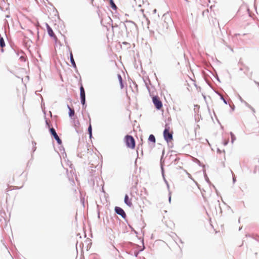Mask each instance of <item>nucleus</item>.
Returning a JSON list of instances; mask_svg holds the SVG:
<instances>
[{
	"mask_svg": "<svg viewBox=\"0 0 259 259\" xmlns=\"http://www.w3.org/2000/svg\"><path fill=\"white\" fill-rule=\"evenodd\" d=\"M204 177H205V181H206V182L207 183L209 184L210 182L209 179L206 174H204Z\"/></svg>",
	"mask_w": 259,
	"mask_h": 259,
	"instance_id": "24",
	"label": "nucleus"
},
{
	"mask_svg": "<svg viewBox=\"0 0 259 259\" xmlns=\"http://www.w3.org/2000/svg\"><path fill=\"white\" fill-rule=\"evenodd\" d=\"M255 83L259 86V82L255 81Z\"/></svg>",
	"mask_w": 259,
	"mask_h": 259,
	"instance_id": "48",
	"label": "nucleus"
},
{
	"mask_svg": "<svg viewBox=\"0 0 259 259\" xmlns=\"http://www.w3.org/2000/svg\"><path fill=\"white\" fill-rule=\"evenodd\" d=\"M109 3L111 9L113 10H116L117 9V6L115 4L113 0H109Z\"/></svg>",
	"mask_w": 259,
	"mask_h": 259,
	"instance_id": "16",
	"label": "nucleus"
},
{
	"mask_svg": "<svg viewBox=\"0 0 259 259\" xmlns=\"http://www.w3.org/2000/svg\"><path fill=\"white\" fill-rule=\"evenodd\" d=\"M6 46L5 42L4 39L3 37H1L0 38V47L1 48V53L4 52V48Z\"/></svg>",
	"mask_w": 259,
	"mask_h": 259,
	"instance_id": "12",
	"label": "nucleus"
},
{
	"mask_svg": "<svg viewBox=\"0 0 259 259\" xmlns=\"http://www.w3.org/2000/svg\"><path fill=\"white\" fill-rule=\"evenodd\" d=\"M79 90H80V99L85 98V91H84V88L82 85H81V86L80 87Z\"/></svg>",
	"mask_w": 259,
	"mask_h": 259,
	"instance_id": "13",
	"label": "nucleus"
},
{
	"mask_svg": "<svg viewBox=\"0 0 259 259\" xmlns=\"http://www.w3.org/2000/svg\"><path fill=\"white\" fill-rule=\"evenodd\" d=\"M83 109H85L86 107H85V106H82Z\"/></svg>",
	"mask_w": 259,
	"mask_h": 259,
	"instance_id": "52",
	"label": "nucleus"
},
{
	"mask_svg": "<svg viewBox=\"0 0 259 259\" xmlns=\"http://www.w3.org/2000/svg\"><path fill=\"white\" fill-rule=\"evenodd\" d=\"M168 200H169V202H170V201H171V196H170V193H169Z\"/></svg>",
	"mask_w": 259,
	"mask_h": 259,
	"instance_id": "37",
	"label": "nucleus"
},
{
	"mask_svg": "<svg viewBox=\"0 0 259 259\" xmlns=\"http://www.w3.org/2000/svg\"><path fill=\"white\" fill-rule=\"evenodd\" d=\"M234 108H235L234 106L233 107V108H232V110H234Z\"/></svg>",
	"mask_w": 259,
	"mask_h": 259,
	"instance_id": "55",
	"label": "nucleus"
},
{
	"mask_svg": "<svg viewBox=\"0 0 259 259\" xmlns=\"http://www.w3.org/2000/svg\"><path fill=\"white\" fill-rule=\"evenodd\" d=\"M67 175L68 176L69 180L70 181H73V178L72 177L71 178H70L69 175L67 174Z\"/></svg>",
	"mask_w": 259,
	"mask_h": 259,
	"instance_id": "32",
	"label": "nucleus"
},
{
	"mask_svg": "<svg viewBox=\"0 0 259 259\" xmlns=\"http://www.w3.org/2000/svg\"><path fill=\"white\" fill-rule=\"evenodd\" d=\"M80 103L82 106H85V107H87V105L85 104V98L80 99Z\"/></svg>",
	"mask_w": 259,
	"mask_h": 259,
	"instance_id": "21",
	"label": "nucleus"
},
{
	"mask_svg": "<svg viewBox=\"0 0 259 259\" xmlns=\"http://www.w3.org/2000/svg\"><path fill=\"white\" fill-rule=\"evenodd\" d=\"M67 108L68 109V116L70 118L74 116L75 111L74 110L71 108L69 105H67Z\"/></svg>",
	"mask_w": 259,
	"mask_h": 259,
	"instance_id": "10",
	"label": "nucleus"
},
{
	"mask_svg": "<svg viewBox=\"0 0 259 259\" xmlns=\"http://www.w3.org/2000/svg\"><path fill=\"white\" fill-rule=\"evenodd\" d=\"M102 191H103V192H104V189H103V187H102Z\"/></svg>",
	"mask_w": 259,
	"mask_h": 259,
	"instance_id": "53",
	"label": "nucleus"
},
{
	"mask_svg": "<svg viewBox=\"0 0 259 259\" xmlns=\"http://www.w3.org/2000/svg\"><path fill=\"white\" fill-rule=\"evenodd\" d=\"M128 226H129L130 228H131V229H132V230H134V229H133V228L132 227V226H130V225H128Z\"/></svg>",
	"mask_w": 259,
	"mask_h": 259,
	"instance_id": "47",
	"label": "nucleus"
},
{
	"mask_svg": "<svg viewBox=\"0 0 259 259\" xmlns=\"http://www.w3.org/2000/svg\"><path fill=\"white\" fill-rule=\"evenodd\" d=\"M230 134L231 138V143H232V144H233L234 143V142L236 140V137H235L234 134L232 132H231L230 133Z\"/></svg>",
	"mask_w": 259,
	"mask_h": 259,
	"instance_id": "19",
	"label": "nucleus"
},
{
	"mask_svg": "<svg viewBox=\"0 0 259 259\" xmlns=\"http://www.w3.org/2000/svg\"><path fill=\"white\" fill-rule=\"evenodd\" d=\"M220 99L221 100H222L223 101V102L224 103V104H225L226 105H227L228 104V102L227 101H226V100L224 98L223 96V95H220Z\"/></svg>",
	"mask_w": 259,
	"mask_h": 259,
	"instance_id": "22",
	"label": "nucleus"
},
{
	"mask_svg": "<svg viewBox=\"0 0 259 259\" xmlns=\"http://www.w3.org/2000/svg\"><path fill=\"white\" fill-rule=\"evenodd\" d=\"M184 1H185V2H187V3L188 2V0H184Z\"/></svg>",
	"mask_w": 259,
	"mask_h": 259,
	"instance_id": "57",
	"label": "nucleus"
},
{
	"mask_svg": "<svg viewBox=\"0 0 259 259\" xmlns=\"http://www.w3.org/2000/svg\"><path fill=\"white\" fill-rule=\"evenodd\" d=\"M6 18H9V17H10V16H9V15H6Z\"/></svg>",
	"mask_w": 259,
	"mask_h": 259,
	"instance_id": "50",
	"label": "nucleus"
},
{
	"mask_svg": "<svg viewBox=\"0 0 259 259\" xmlns=\"http://www.w3.org/2000/svg\"><path fill=\"white\" fill-rule=\"evenodd\" d=\"M161 170H162V176L163 177V179H164V182L166 184H168V182L166 180V179H165L164 178V174H163V167L161 166Z\"/></svg>",
	"mask_w": 259,
	"mask_h": 259,
	"instance_id": "23",
	"label": "nucleus"
},
{
	"mask_svg": "<svg viewBox=\"0 0 259 259\" xmlns=\"http://www.w3.org/2000/svg\"><path fill=\"white\" fill-rule=\"evenodd\" d=\"M142 244H143V249L140 250V251L143 250V249L145 248V246H144V240H143V239L142 240Z\"/></svg>",
	"mask_w": 259,
	"mask_h": 259,
	"instance_id": "33",
	"label": "nucleus"
},
{
	"mask_svg": "<svg viewBox=\"0 0 259 259\" xmlns=\"http://www.w3.org/2000/svg\"><path fill=\"white\" fill-rule=\"evenodd\" d=\"M88 132L89 135V137L90 139L92 138V127L91 124H90L88 128Z\"/></svg>",
	"mask_w": 259,
	"mask_h": 259,
	"instance_id": "17",
	"label": "nucleus"
},
{
	"mask_svg": "<svg viewBox=\"0 0 259 259\" xmlns=\"http://www.w3.org/2000/svg\"><path fill=\"white\" fill-rule=\"evenodd\" d=\"M133 231L134 232V233H135L136 234H138V232H137L136 231H135V230H133Z\"/></svg>",
	"mask_w": 259,
	"mask_h": 259,
	"instance_id": "45",
	"label": "nucleus"
},
{
	"mask_svg": "<svg viewBox=\"0 0 259 259\" xmlns=\"http://www.w3.org/2000/svg\"><path fill=\"white\" fill-rule=\"evenodd\" d=\"M244 104H245V105L248 108H249V109L250 108H251V106H250L248 103H247L246 101H245V102L244 103Z\"/></svg>",
	"mask_w": 259,
	"mask_h": 259,
	"instance_id": "27",
	"label": "nucleus"
},
{
	"mask_svg": "<svg viewBox=\"0 0 259 259\" xmlns=\"http://www.w3.org/2000/svg\"><path fill=\"white\" fill-rule=\"evenodd\" d=\"M10 53L12 56H16L18 57L19 56V53L13 48H11Z\"/></svg>",
	"mask_w": 259,
	"mask_h": 259,
	"instance_id": "14",
	"label": "nucleus"
},
{
	"mask_svg": "<svg viewBox=\"0 0 259 259\" xmlns=\"http://www.w3.org/2000/svg\"><path fill=\"white\" fill-rule=\"evenodd\" d=\"M148 140L149 142H151L153 144H155L156 142L155 137L153 134H151L149 135Z\"/></svg>",
	"mask_w": 259,
	"mask_h": 259,
	"instance_id": "15",
	"label": "nucleus"
},
{
	"mask_svg": "<svg viewBox=\"0 0 259 259\" xmlns=\"http://www.w3.org/2000/svg\"><path fill=\"white\" fill-rule=\"evenodd\" d=\"M139 149H140V145H138L137 151H138V150H139Z\"/></svg>",
	"mask_w": 259,
	"mask_h": 259,
	"instance_id": "49",
	"label": "nucleus"
},
{
	"mask_svg": "<svg viewBox=\"0 0 259 259\" xmlns=\"http://www.w3.org/2000/svg\"><path fill=\"white\" fill-rule=\"evenodd\" d=\"M69 58L72 67L74 68V69H77L76 65L74 60L72 53L71 52H70Z\"/></svg>",
	"mask_w": 259,
	"mask_h": 259,
	"instance_id": "8",
	"label": "nucleus"
},
{
	"mask_svg": "<svg viewBox=\"0 0 259 259\" xmlns=\"http://www.w3.org/2000/svg\"><path fill=\"white\" fill-rule=\"evenodd\" d=\"M216 78H217V80H218V81L220 82V79H219V77H218V76H217V77H216Z\"/></svg>",
	"mask_w": 259,
	"mask_h": 259,
	"instance_id": "42",
	"label": "nucleus"
},
{
	"mask_svg": "<svg viewBox=\"0 0 259 259\" xmlns=\"http://www.w3.org/2000/svg\"><path fill=\"white\" fill-rule=\"evenodd\" d=\"M162 19L163 21L162 27L161 28L159 27L158 29H157L158 32H163L168 29L174 27V21L168 13L163 14Z\"/></svg>",
	"mask_w": 259,
	"mask_h": 259,
	"instance_id": "1",
	"label": "nucleus"
},
{
	"mask_svg": "<svg viewBox=\"0 0 259 259\" xmlns=\"http://www.w3.org/2000/svg\"><path fill=\"white\" fill-rule=\"evenodd\" d=\"M46 124L50 128V124H49V122L47 121V120H46Z\"/></svg>",
	"mask_w": 259,
	"mask_h": 259,
	"instance_id": "35",
	"label": "nucleus"
},
{
	"mask_svg": "<svg viewBox=\"0 0 259 259\" xmlns=\"http://www.w3.org/2000/svg\"><path fill=\"white\" fill-rule=\"evenodd\" d=\"M242 229V227H240L239 230L240 231Z\"/></svg>",
	"mask_w": 259,
	"mask_h": 259,
	"instance_id": "54",
	"label": "nucleus"
},
{
	"mask_svg": "<svg viewBox=\"0 0 259 259\" xmlns=\"http://www.w3.org/2000/svg\"><path fill=\"white\" fill-rule=\"evenodd\" d=\"M114 211L117 214L120 215L124 220H125L126 215L124 210L122 208L119 206H115Z\"/></svg>",
	"mask_w": 259,
	"mask_h": 259,
	"instance_id": "6",
	"label": "nucleus"
},
{
	"mask_svg": "<svg viewBox=\"0 0 259 259\" xmlns=\"http://www.w3.org/2000/svg\"><path fill=\"white\" fill-rule=\"evenodd\" d=\"M117 77H118V79L119 82L123 81L122 77L120 74H118Z\"/></svg>",
	"mask_w": 259,
	"mask_h": 259,
	"instance_id": "25",
	"label": "nucleus"
},
{
	"mask_svg": "<svg viewBox=\"0 0 259 259\" xmlns=\"http://www.w3.org/2000/svg\"><path fill=\"white\" fill-rule=\"evenodd\" d=\"M215 93L218 94L220 97V95H222L219 92H217V91H214Z\"/></svg>",
	"mask_w": 259,
	"mask_h": 259,
	"instance_id": "39",
	"label": "nucleus"
},
{
	"mask_svg": "<svg viewBox=\"0 0 259 259\" xmlns=\"http://www.w3.org/2000/svg\"><path fill=\"white\" fill-rule=\"evenodd\" d=\"M141 152H142V154H143V151H142V149H141Z\"/></svg>",
	"mask_w": 259,
	"mask_h": 259,
	"instance_id": "58",
	"label": "nucleus"
},
{
	"mask_svg": "<svg viewBox=\"0 0 259 259\" xmlns=\"http://www.w3.org/2000/svg\"><path fill=\"white\" fill-rule=\"evenodd\" d=\"M149 31H150V32L151 34L154 33V31H153L152 30H150V29H149Z\"/></svg>",
	"mask_w": 259,
	"mask_h": 259,
	"instance_id": "40",
	"label": "nucleus"
},
{
	"mask_svg": "<svg viewBox=\"0 0 259 259\" xmlns=\"http://www.w3.org/2000/svg\"><path fill=\"white\" fill-rule=\"evenodd\" d=\"M144 82H145V85H146V87L147 89L149 91H150V89H149V86L148 85V83H147V82L145 79H144Z\"/></svg>",
	"mask_w": 259,
	"mask_h": 259,
	"instance_id": "26",
	"label": "nucleus"
},
{
	"mask_svg": "<svg viewBox=\"0 0 259 259\" xmlns=\"http://www.w3.org/2000/svg\"><path fill=\"white\" fill-rule=\"evenodd\" d=\"M124 202L127 206L129 207H131L132 206V203L130 200L127 194H126L124 196Z\"/></svg>",
	"mask_w": 259,
	"mask_h": 259,
	"instance_id": "11",
	"label": "nucleus"
},
{
	"mask_svg": "<svg viewBox=\"0 0 259 259\" xmlns=\"http://www.w3.org/2000/svg\"><path fill=\"white\" fill-rule=\"evenodd\" d=\"M20 59H21V61H25V59L24 57H23L22 56L20 57Z\"/></svg>",
	"mask_w": 259,
	"mask_h": 259,
	"instance_id": "29",
	"label": "nucleus"
},
{
	"mask_svg": "<svg viewBox=\"0 0 259 259\" xmlns=\"http://www.w3.org/2000/svg\"><path fill=\"white\" fill-rule=\"evenodd\" d=\"M98 180H100V179L99 177H96L95 178V179L93 180V185H95V181H98Z\"/></svg>",
	"mask_w": 259,
	"mask_h": 259,
	"instance_id": "28",
	"label": "nucleus"
},
{
	"mask_svg": "<svg viewBox=\"0 0 259 259\" xmlns=\"http://www.w3.org/2000/svg\"><path fill=\"white\" fill-rule=\"evenodd\" d=\"M33 152H34L36 150V147L35 146H33Z\"/></svg>",
	"mask_w": 259,
	"mask_h": 259,
	"instance_id": "38",
	"label": "nucleus"
},
{
	"mask_svg": "<svg viewBox=\"0 0 259 259\" xmlns=\"http://www.w3.org/2000/svg\"><path fill=\"white\" fill-rule=\"evenodd\" d=\"M228 143H229V140H227V141H224V142H223V145H224V146H226V145L228 144Z\"/></svg>",
	"mask_w": 259,
	"mask_h": 259,
	"instance_id": "30",
	"label": "nucleus"
},
{
	"mask_svg": "<svg viewBox=\"0 0 259 259\" xmlns=\"http://www.w3.org/2000/svg\"><path fill=\"white\" fill-rule=\"evenodd\" d=\"M119 83H120V85L121 89H122L123 88V86H124L123 85V81L120 82Z\"/></svg>",
	"mask_w": 259,
	"mask_h": 259,
	"instance_id": "34",
	"label": "nucleus"
},
{
	"mask_svg": "<svg viewBox=\"0 0 259 259\" xmlns=\"http://www.w3.org/2000/svg\"><path fill=\"white\" fill-rule=\"evenodd\" d=\"M169 126L167 123L165 125V128L163 132V138L166 142H168L172 140V132H169Z\"/></svg>",
	"mask_w": 259,
	"mask_h": 259,
	"instance_id": "3",
	"label": "nucleus"
},
{
	"mask_svg": "<svg viewBox=\"0 0 259 259\" xmlns=\"http://www.w3.org/2000/svg\"><path fill=\"white\" fill-rule=\"evenodd\" d=\"M46 27H47V31H48V35L51 37L53 38L55 41H56L57 39L56 36L54 34L53 29L51 28V27L47 23L46 24Z\"/></svg>",
	"mask_w": 259,
	"mask_h": 259,
	"instance_id": "7",
	"label": "nucleus"
},
{
	"mask_svg": "<svg viewBox=\"0 0 259 259\" xmlns=\"http://www.w3.org/2000/svg\"><path fill=\"white\" fill-rule=\"evenodd\" d=\"M125 140L126 145L128 148H131L132 149L135 148V140L132 136H125Z\"/></svg>",
	"mask_w": 259,
	"mask_h": 259,
	"instance_id": "4",
	"label": "nucleus"
},
{
	"mask_svg": "<svg viewBox=\"0 0 259 259\" xmlns=\"http://www.w3.org/2000/svg\"><path fill=\"white\" fill-rule=\"evenodd\" d=\"M239 100L241 101V102H242L243 103H244L245 102V101L243 100L240 96H239Z\"/></svg>",
	"mask_w": 259,
	"mask_h": 259,
	"instance_id": "31",
	"label": "nucleus"
},
{
	"mask_svg": "<svg viewBox=\"0 0 259 259\" xmlns=\"http://www.w3.org/2000/svg\"><path fill=\"white\" fill-rule=\"evenodd\" d=\"M218 152H220V150L219 149H218Z\"/></svg>",
	"mask_w": 259,
	"mask_h": 259,
	"instance_id": "56",
	"label": "nucleus"
},
{
	"mask_svg": "<svg viewBox=\"0 0 259 259\" xmlns=\"http://www.w3.org/2000/svg\"><path fill=\"white\" fill-rule=\"evenodd\" d=\"M126 30L127 34H129L130 32H133L137 29L136 24L133 21L130 20H126L125 22L122 23Z\"/></svg>",
	"mask_w": 259,
	"mask_h": 259,
	"instance_id": "2",
	"label": "nucleus"
},
{
	"mask_svg": "<svg viewBox=\"0 0 259 259\" xmlns=\"http://www.w3.org/2000/svg\"><path fill=\"white\" fill-rule=\"evenodd\" d=\"M138 254V253H135V256H137Z\"/></svg>",
	"mask_w": 259,
	"mask_h": 259,
	"instance_id": "51",
	"label": "nucleus"
},
{
	"mask_svg": "<svg viewBox=\"0 0 259 259\" xmlns=\"http://www.w3.org/2000/svg\"><path fill=\"white\" fill-rule=\"evenodd\" d=\"M233 183L235 182V181H236L235 178H233Z\"/></svg>",
	"mask_w": 259,
	"mask_h": 259,
	"instance_id": "44",
	"label": "nucleus"
},
{
	"mask_svg": "<svg viewBox=\"0 0 259 259\" xmlns=\"http://www.w3.org/2000/svg\"><path fill=\"white\" fill-rule=\"evenodd\" d=\"M166 186H167V189H169V184H166Z\"/></svg>",
	"mask_w": 259,
	"mask_h": 259,
	"instance_id": "46",
	"label": "nucleus"
},
{
	"mask_svg": "<svg viewBox=\"0 0 259 259\" xmlns=\"http://www.w3.org/2000/svg\"><path fill=\"white\" fill-rule=\"evenodd\" d=\"M153 13H156V9H154V10H153Z\"/></svg>",
	"mask_w": 259,
	"mask_h": 259,
	"instance_id": "43",
	"label": "nucleus"
},
{
	"mask_svg": "<svg viewBox=\"0 0 259 259\" xmlns=\"http://www.w3.org/2000/svg\"><path fill=\"white\" fill-rule=\"evenodd\" d=\"M32 144H33V146H35L36 145V143L34 141L32 142Z\"/></svg>",
	"mask_w": 259,
	"mask_h": 259,
	"instance_id": "41",
	"label": "nucleus"
},
{
	"mask_svg": "<svg viewBox=\"0 0 259 259\" xmlns=\"http://www.w3.org/2000/svg\"><path fill=\"white\" fill-rule=\"evenodd\" d=\"M49 132L52 136L55 139L57 138L58 136V134H57L56 130L54 127H50L49 128Z\"/></svg>",
	"mask_w": 259,
	"mask_h": 259,
	"instance_id": "9",
	"label": "nucleus"
},
{
	"mask_svg": "<svg viewBox=\"0 0 259 259\" xmlns=\"http://www.w3.org/2000/svg\"><path fill=\"white\" fill-rule=\"evenodd\" d=\"M55 140L56 141L57 144L59 145H62V140H61V139L59 138V137H58L57 138H56L55 139Z\"/></svg>",
	"mask_w": 259,
	"mask_h": 259,
	"instance_id": "20",
	"label": "nucleus"
},
{
	"mask_svg": "<svg viewBox=\"0 0 259 259\" xmlns=\"http://www.w3.org/2000/svg\"><path fill=\"white\" fill-rule=\"evenodd\" d=\"M152 102L157 110H160L162 107V103L157 96L152 98Z\"/></svg>",
	"mask_w": 259,
	"mask_h": 259,
	"instance_id": "5",
	"label": "nucleus"
},
{
	"mask_svg": "<svg viewBox=\"0 0 259 259\" xmlns=\"http://www.w3.org/2000/svg\"><path fill=\"white\" fill-rule=\"evenodd\" d=\"M79 125H80V123H79L78 120H74V125L75 128V131L77 133H78V132L77 130V127H78L79 126Z\"/></svg>",
	"mask_w": 259,
	"mask_h": 259,
	"instance_id": "18",
	"label": "nucleus"
},
{
	"mask_svg": "<svg viewBox=\"0 0 259 259\" xmlns=\"http://www.w3.org/2000/svg\"><path fill=\"white\" fill-rule=\"evenodd\" d=\"M250 109L252 110L253 113L254 114V113H255L254 109L252 106H251V108H250Z\"/></svg>",
	"mask_w": 259,
	"mask_h": 259,
	"instance_id": "36",
	"label": "nucleus"
}]
</instances>
